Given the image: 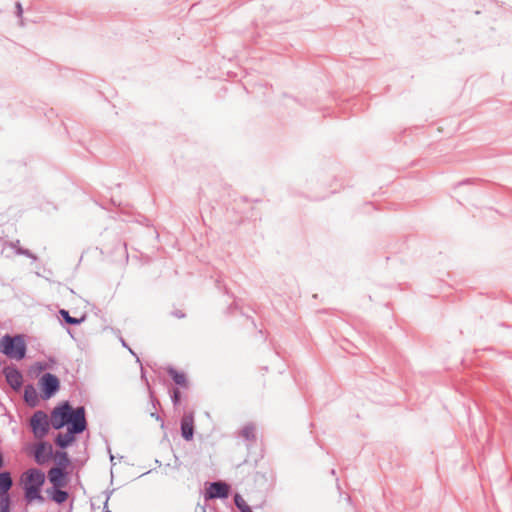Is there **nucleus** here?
Returning a JSON list of instances; mask_svg holds the SVG:
<instances>
[{"instance_id":"1","label":"nucleus","mask_w":512,"mask_h":512,"mask_svg":"<svg viewBox=\"0 0 512 512\" xmlns=\"http://www.w3.org/2000/svg\"><path fill=\"white\" fill-rule=\"evenodd\" d=\"M51 425L55 429H60L65 425L71 427L74 432H83L86 429L85 410L78 407L75 410L65 403L56 407L51 414Z\"/></svg>"},{"instance_id":"2","label":"nucleus","mask_w":512,"mask_h":512,"mask_svg":"<svg viewBox=\"0 0 512 512\" xmlns=\"http://www.w3.org/2000/svg\"><path fill=\"white\" fill-rule=\"evenodd\" d=\"M45 481V475L38 469H29L20 477V484L25 490V497L29 502L42 499L40 490Z\"/></svg>"},{"instance_id":"3","label":"nucleus","mask_w":512,"mask_h":512,"mask_svg":"<svg viewBox=\"0 0 512 512\" xmlns=\"http://www.w3.org/2000/svg\"><path fill=\"white\" fill-rule=\"evenodd\" d=\"M0 352L9 358L21 360L26 353V345L21 336H4L0 340Z\"/></svg>"},{"instance_id":"4","label":"nucleus","mask_w":512,"mask_h":512,"mask_svg":"<svg viewBox=\"0 0 512 512\" xmlns=\"http://www.w3.org/2000/svg\"><path fill=\"white\" fill-rule=\"evenodd\" d=\"M38 385L43 399L51 398L60 388L59 379L51 373L44 374L39 379Z\"/></svg>"},{"instance_id":"5","label":"nucleus","mask_w":512,"mask_h":512,"mask_svg":"<svg viewBox=\"0 0 512 512\" xmlns=\"http://www.w3.org/2000/svg\"><path fill=\"white\" fill-rule=\"evenodd\" d=\"M47 416L43 412H36L31 418V427L37 438H42L48 432Z\"/></svg>"},{"instance_id":"6","label":"nucleus","mask_w":512,"mask_h":512,"mask_svg":"<svg viewBox=\"0 0 512 512\" xmlns=\"http://www.w3.org/2000/svg\"><path fill=\"white\" fill-rule=\"evenodd\" d=\"M230 487L224 482L211 483L205 491L206 499L227 498L229 496Z\"/></svg>"},{"instance_id":"7","label":"nucleus","mask_w":512,"mask_h":512,"mask_svg":"<svg viewBox=\"0 0 512 512\" xmlns=\"http://www.w3.org/2000/svg\"><path fill=\"white\" fill-rule=\"evenodd\" d=\"M52 456V446L48 443L41 442L36 445L34 451L35 461L38 464H44L50 460Z\"/></svg>"},{"instance_id":"8","label":"nucleus","mask_w":512,"mask_h":512,"mask_svg":"<svg viewBox=\"0 0 512 512\" xmlns=\"http://www.w3.org/2000/svg\"><path fill=\"white\" fill-rule=\"evenodd\" d=\"M193 423H194L193 416L190 414L185 415L182 418L181 432H182L183 438H185L186 440H191L193 438V433H194Z\"/></svg>"},{"instance_id":"9","label":"nucleus","mask_w":512,"mask_h":512,"mask_svg":"<svg viewBox=\"0 0 512 512\" xmlns=\"http://www.w3.org/2000/svg\"><path fill=\"white\" fill-rule=\"evenodd\" d=\"M5 376L7 382L12 388L18 389L21 387L22 375L18 370L12 368L5 369Z\"/></svg>"},{"instance_id":"10","label":"nucleus","mask_w":512,"mask_h":512,"mask_svg":"<svg viewBox=\"0 0 512 512\" xmlns=\"http://www.w3.org/2000/svg\"><path fill=\"white\" fill-rule=\"evenodd\" d=\"M50 482L55 487H63L65 485L64 472L61 468H52L48 473Z\"/></svg>"},{"instance_id":"11","label":"nucleus","mask_w":512,"mask_h":512,"mask_svg":"<svg viewBox=\"0 0 512 512\" xmlns=\"http://www.w3.org/2000/svg\"><path fill=\"white\" fill-rule=\"evenodd\" d=\"M13 481L9 472L0 473V495H8V491L11 489Z\"/></svg>"},{"instance_id":"12","label":"nucleus","mask_w":512,"mask_h":512,"mask_svg":"<svg viewBox=\"0 0 512 512\" xmlns=\"http://www.w3.org/2000/svg\"><path fill=\"white\" fill-rule=\"evenodd\" d=\"M77 432H74L71 430V427H68V430L64 434H59L56 438V443L62 448L67 447L74 441V434Z\"/></svg>"},{"instance_id":"13","label":"nucleus","mask_w":512,"mask_h":512,"mask_svg":"<svg viewBox=\"0 0 512 512\" xmlns=\"http://www.w3.org/2000/svg\"><path fill=\"white\" fill-rule=\"evenodd\" d=\"M240 435H241V437H243L244 439H246L248 441L254 440L255 436H256L255 427L251 424L245 425L240 430Z\"/></svg>"},{"instance_id":"14","label":"nucleus","mask_w":512,"mask_h":512,"mask_svg":"<svg viewBox=\"0 0 512 512\" xmlns=\"http://www.w3.org/2000/svg\"><path fill=\"white\" fill-rule=\"evenodd\" d=\"M169 374L171 375L172 379L175 381L176 384L180 386H186V376L183 373L171 369L169 371Z\"/></svg>"},{"instance_id":"15","label":"nucleus","mask_w":512,"mask_h":512,"mask_svg":"<svg viewBox=\"0 0 512 512\" xmlns=\"http://www.w3.org/2000/svg\"><path fill=\"white\" fill-rule=\"evenodd\" d=\"M25 400L28 403H34L36 399V391L32 386H27L24 392Z\"/></svg>"},{"instance_id":"16","label":"nucleus","mask_w":512,"mask_h":512,"mask_svg":"<svg viewBox=\"0 0 512 512\" xmlns=\"http://www.w3.org/2000/svg\"><path fill=\"white\" fill-rule=\"evenodd\" d=\"M60 314L65 319V321L69 324H79L82 321V319H77V318L71 317L69 315L68 311H66V310H60Z\"/></svg>"},{"instance_id":"17","label":"nucleus","mask_w":512,"mask_h":512,"mask_svg":"<svg viewBox=\"0 0 512 512\" xmlns=\"http://www.w3.org/2000/svg\"><path fill=\"white\" fill-rule=\"evenodd\" d=\"M0 512H9V496L0 495Z\"/></svg>"},{"instance_id":"18","label":"nucleus","mask_w":512,"mask_h":512,"mask_svg":"<svg viewBox=\"0 0 512 512\" xmlns=\"http://www.w3.org/2000/svg\"><path fill=\"white\" fill-rule=\"evenodd\" d=\"M67 498H68V494L65 491H62V490H56L54 495H53V499L57 503L65 502L67 500Z\"/></svg>"},{"instance_id":"19","label":"nucleus","mask_w":512,"mask_h":512,"mask_svg":"<svg viewBox=\"0 0 512 512\" xmlns=\"http://www.w3.org/2000/svg\"><path fill=\"white\" fill-rule=\"evenodd\" d=\"M235 504L240 509L241 512H244V509L250 508V506L245 502V500L240 496L236 495L235 498Z\"/></svg>"},{"instance_id":"20","label":"nucleus","mask_w":512,"mask_h":512,"mask_svg":"<svg viewBox=\"0 0 512 512\" xmlns=\"http://www.w3.org/2000/svg\"><path fill=\"white\" fill-rule=\"evenodd\" d=\"M34 368H35V369H37V370H39V371H41V370L45 369V366H44V365H42L41 363H36V364L34 365Z\"/></svg>"},{"instance_id":"21","label":"nucleus","mask_w":512,"mask_h":512,"mask_svg":"<svg viewBox=\"0 0 512 512\" xmlns=\"http://www.w3.org/2000/svg\"><path fill=\"white\" fill-rule=\"evenodd\" d=\"M174 401L175 402H178L179 401V391H174Z\"/></svg>"},{"instance_id":"22","label":"nucleus","mask_w":512,"mask_h":512,"mask_svg":"<svg viewBox=\"0 0 512 512\" xmlns=\"http://www.w3.org/2000/svg\"><path fill=\"white\" fill-rule=\"evenodd\" d=\"M16 7H17V10H18V14L21 15L22 14V6H21V4L17 3Z\"/></svg>"},{"instance_id":"23","label":"nucleus","mask_w":512,"mask_h":512,"mask_svg":"<svg viewBox=\"0 0 512 512\" xmlns=\"http://www.w3.org/2000/svg\"><path fill=\"white\" fill-rule=\"evenodd\" d=\"M4 465L3 455L0 453V468Z\"/></svg>"}]
</instances>
